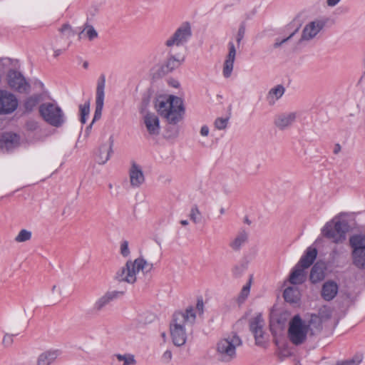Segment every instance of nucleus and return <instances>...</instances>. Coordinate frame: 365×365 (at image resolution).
Listing matches in <instances>:
<instances>
[{"label":"nucleus","mask_w":365,"mask_h":365,"mask_svg":"<svg viewBox=\"0 0 365 365\" xmlns=\"http://www.w3.org/2000/svg\"><path fill=\"white\" fill-rule=\"evenodd\" d=\"M196 319V314L192 307H187L185 312H175L170 324V335L173 344L177 346L185 344L187 334L186 327H192Z\"/></svg>","instance_id":"nucleus-1"},{"label":"nucleus","mask_w":365,"mask_h":365,"mask_svg":"<svg viewBox=\"0 0 365 365\" xmlns=\"http://www.w3.org/2000/svg\"><path fill=\"white\" fill-rule=\"evenodd\" d=\"M155 107L158 113L170 124L178 123L185 112L182 98L175 96L159 97L156 99Z\"/></svg>","instance_id":"nucleus-2"},{"label":"nucleus","mask_w":365,"mask_h":365,"mask_svg":"<svg viewBox=\"0 0 365 365\" xmlns=\"http://www.w3.org/2000/svg\"><path fill=\"white\" fill-rule=\"evenodd\" d=\"M153 269V264L148 263L143 258L139 257L133 262L128 260L125 265L120 268L115 274V279L120 282L133 284L136 281V274L142 270L149 272Z\"/></svg>","instance_id":"nucleus-3"},{"label":"nucleus","mask_w":365,"mask_h":365,"mask_svg":"<svg viewBox=\"0 0 365 365\" xmlns=\"http://www.w3.org/2000/svg\"><path fill=\"white\" fill-rule=\"evenodd\" d=\"M348 227V223L346 221L334 217L324 225L322 229V234L334 243L339 244L346 240Z\"/></svg>","instance_id":"nucleus-4"},{"label":"nucleus","mask_w":365,"mask_h":365,"mask_svg":"<svg viewBox=\"0 0 365 365\" xmlns=\"http://www.w3.org/2000/svg\"><path fill=\"white\" fill-rule=\"evenodd\" d=\"M242 344L240 338L232 334L220 340L216 346L218 359L225 362H229L236 356V348Z\"/></svg>","instance_id":"nucleus-5"},{"label":"nucleus","mask_w":365,"mask_h":365,"mask_svg":"<svg viewBox=\"0 0 365 365\" xmlns=\"http://www.w3.org/2000/svg\"><path fill=\"white\" fill-rule=\"evenodd\" d=\"M349 247L352 265L359 270H365V241L351 235Z\"/></svg>","instance_id":"nucleus-6"},{"label":"nucleus","mask_w":365,"mask_h":365,"mask_svg":"<svg viewBox=\"0 0 365 365\" xmlns=\"http://www.w3.org/2000/svg\"><path fill=\"white\" fill-rule=\"evenodd\" d=\"M39 113L43 119L54 127H60L65 122L61 108L53 103H43L39 106Z\"/></svg>","instance_id":"nucleus-7"},{"label":"nucleus","mask_w":365,"mask_h":365,"mask_svg":"<svg viewBox=\"0 0 365 365\" xmlns=\"http://www.w3.org/2000/svg\"><path fill=\"white\" fill-rule=\"evenodd\" d=\"M308 325L302 321L299 315L294 316L289 322L288 336L295 345L302 344L307 337Z\"/></svg>","instance_id":"nucleus-8"},{"label":"nucleus","mask_w":365,"mask_h":365,"mask_svg":"<svg viewBox=\"0 0 365 365\" xmlns=\"http://www.w3.org/2000/svg\"><path fill=\"white\" fill-rule=\"evenodd\" d=\"M192 36L191 27L189 23L182 24L174 34L165 42V45L172 49L174 46H180L185 44Z\"/></svg>","instance_id":"nucleus-9"},{"label":"nucleus","mask_w":365,"mask_h":365,"mask_svg":"<svg viewBox=\"0 0 365 365\" xmlns=\"http://www.w3.org/2000/svg\"><path fill=\"white\" fill-rule=\"evenodd\" d=\"M6 77L8 85L11 89L21 93L29 92L30 84L21 72L10 69Z\"/></svg>","instance_id":"nucleus-10"},{"label":"nucleus","mask_w":365,"mask_h":365,"mask_svg":"<svg viewBox=\"0 0 365 365\" xmlns=\"http://www.w3.org/2000/svg\"><path fill=\"white\" fill-rule=\"evenodd\" d=\"M18 106V100L11 93L0 90V114H9L14 112Z\"/></svg>","instance_id":"nucleus-11"},{"label":"nucleus","mask_w":365,"mask_h":365,"mask_svg":"<svg viewBox=\"0 0 365 365\" xmlns=\"http://www.w3.org/2000/svg\"><path fill=\"white\" fill-rule=\"evenodd\" d=\"M106 86V77L101 75L98 80L96 96V110L93 118V123L99 120L102 115V110L104 104V89Z\"/></svg>","instance_id":"nucleus-12"},{"label":"nucleus","mask_w":365,"mask_h":365,"mask_svg":"<svg viewBox=\"0 0 365 365\" xmlns=\"http://www.w3.org/2000/svg\"><path fill=\"white\" fill-rule=\"evenodd\" d=\"M264 321L261 314H258L250 321V329L254 334L257 345L261 346L264 343Z\"/></svg>","instance_id":"nucleus-13"},{"label":"nucleus","mask_w":365,"mask_h":365,"mask_svg":"<svg viewBox=\"0 0 365 365\" xmlns=\"http://www.w3.org/2000/svg\"><path fill=\"white\" fill-rule=\"evenodd\" d=\"M123 292L119 291H108L103 295L98 298L93 307L91 308V311L94 314H99L102 312L107 305H108L112 301L118 298L120 296L123 295Z\"/></svg>","instance_id":"nucleus-14"},{"label":"nucleus","mask_w":365,"mask_h":365,"mask_svg":"<svg viewBox=\"0 0 365 365\" xmlns=\"http://www.w3.org/2000/svg\"><path fill=\"white\" fill-rule=\"evenodd\" d=\"M298 115V112H284L279 113L275 116L274 124L279 130H285L292 125Z\"/></svg>","instance_id":"nucleus-15"},{"label":"nucleus","mask_w":365,"mask_h":365,"mask_svg":"<svg viewBox=\"0 0 365 365\" xmlns=\"http://www.w3.org/2000/svg\"><path fill=\"white\" fill-rule=\"evenodd\" d=\"M324 26L322 21H314L305 26L300 41H309L314 38Z\"/></svg>","instance_id":"nucleus-16"},{"label":"nucleus","mask_w":365,"mask_h":365,"mask_svg":"<svg viewBox=\"0 0 365 365\" xmlns=\"http://www.w3.org/2000/svg\"><path fill=\"white\" fill-rule=\"evenodd\" d=\"M168 58L164 62V63L161 66V72L163 74H167L168 73L172 72L175 69L178 68L180 66V65L184 62L185 58H180L172 53V49L170 48L168 51Z\"/></svg>","instance_id":"nucleus-17"},{"label":"nucleus","mask_w":365,"mask_h":365,"mask_svg":"<svg viewBox=\"0 0 365 365\" xmlns=\"http://www.w3.org/2000/svg\"><path fill=\"white\" fill-rule=\"evenodd\" d=\"M143 123L150 135H158L160 133V121L158 117L155 113H147L143 116Z\"/></svg>","instance_id":"nucleus-18"},{"label":"nucleus","mask_w":365,"mask_h":365,"mask_svg":"<svg viewBox=\"0 0 365 365\" xmlns=\"http://www.w3.org/2000/svg\"><path fill=\"white\" fill-rule=\"evenodd\" d=\"M338 291V284L334 280L329 279L322 285L321 296L325 301L329 302L336 296Z\"/></svg>","instance_id":"nucleus-19"},{"label":"nucleus","mask_w":365,"mask_h":365,"mask_svg":"<svg viewBox=\"0 0 365 365\" xmlns=\"http://www.w3.org/2000/svg\"><path fill=\"white\" fill-rule=\"evenodd\" d=\"M228 48L229 52L226 56L223 66V75L225 78H228L231 76L236 56V48L233 42H229Z\"/></svg>","instance_id":"nucleus-20"},{"label":"nucleus","mask_w":365,"mask_h":365,"mask_svg":"<svg viewBox=\"0 0 365 365\" xmlns=\"http://www.w3.org/2000/svg\"><path fill=\"white\" fill-rule=\"evenodd\" d=\"M19 144V136L13 133H4L0 139V146L1 149L10 151Z\"/></svg>","instance_id":"nucleus-21"},{"label":"nucleus","mask_w":365,"mask_h":365,"mask_svg":"<svg viewBox=\"0 0 365 365\" xmlns=\"http://www.w3.org/2000/svg\"><path fill=\"white\" fill-rule=\"evenodd\" d=\"M130 185L133 187H139L145 180L144 175L140 167L133 162L129 170Z\"/></svg>","instance_id":"nucleus-22"},{"label":"nucleus","mask_w":365,"mask_h":365,"mask_svg":"<svg viewBox=\"0 0 365 365\" xmlns=\"http://www.w3.org/2000/svg\"><path fill=\"white\" fill-rule=\"evenodd\" d=\"M325 265L322 262H317L312 267L309 279L312 283L316 284L322 281L325 277Z\"/></svg>","instance_id":"nucleus-23"},{"label":"nucleus","mask_w":365,"mask_h":365,"mask_svg":"<svg viewBox=\"0 0 365 365\" xmlns=\"http://www.w3.org/2000/svg\"><path fill=\"white\" fill-rule=\"evenodd\" d=\"M61 354L58 349L48 350L41 354L37 360L38 365H51Z\"/></svg>","instance_id":"nucleus-24"},{"label":"nucleus","mask_w":365,"mask_h":365,"mask_svg":"<svg viewBox=\"0 0 365 365\" xmlns=\"http://www.w3.org/2000/svg\"><path fill=\"white\" fill-rule=\"evenodd\" d=\"M317 255L316 248L309 247L307 249L305 253L302 255L299 262L297 264L305 269L310 267L315 260Z\"/></svg>","instance_id":"nucleus-25"},{"label":"nucleus","mask_w":365,"mask_h":365,"mask_svg":"<svg viewBox=\"0 0 365 365\" xmlns=\"http://www.w3.org/2000/svg\"><path fill=\"white\" fill-rule=\"evenodd\" d=\"M306 280L305 269L296 264L293 268L289 281L292 284H301Z\"/></svg>","instance_id":"nucleus-26"},{"label":"nucleus","mask_w":365,"mask_h":365,"mask_svg":"<svg viewBox=\"0 0 365 365\" xmlns=\"http://www.w3.org/2000/svg\"><path fill=\"white\" fill-rule=\"evenodd\" d=\"M248 233L245 230H240L236 237L230 242V247L234 251H239L241 247L247 242Z\"/></svg>","instance_id":"nucleus-27"},{"label":"nucleus","mask_w":365,"mask_h":365,"mask_svg":"<svg viewBox=\"0 0 365 365\" xmlns=\"http://www.w3.org/2000/svg\"><path fill=\"white\" fill-rule=\"evenodd\" d=\"M110 145L107 146L106 145H102L99 148V155L97 157V162L98 164H104L106 163L110 158V155L113 152V140L112 138H110Z\"/></svg>","instance_id":"nucleus-28"},{"label":"nucleus","mask_w":365,"mask_h":365,"mask_svg":"<svg viewBox=\"0 0 365 365\" xmlns=\"http://www.w3.org/2000/svg\"><path fill=\"white\" fill-rule=\"evenodd\" d=\"M285 89L283 86L277 85L271 88L267 96V100L269 105H274L284 93Z\"/></svg>","instance_id":"nucleus-29"},{"label":"nucleus","mask_w":365,"mask_h":365,"mask_svg":"<svg viewBox=\"0 0 365 365\" xmlns=\"http://www.w3.org/2000/svg\"><path fill=\"white\" fill-rule=\"evenodd\" d=\"M283 296L286 302L295 304L299 300L300 293L297 287H289L284 289Z\"/></svg>","instance_id":"nucleus-30"},{"label":"nucleus","mask_w":365,"mask_h":365,"mask_svg":"<svg viewBox=\"0 0 365 365\" xmlns=\"http://www.w3.org/2000/svg\"><path fill=\"white\" fill-rule=\"evenodd\" d=\"M40 101L39 95H33L26 99L24 103V109L26 112L32 111Z\"/></svg>","instance_id":"nucleus-31"},{"label":"nucleus","mask_w":365,"mask_h":365,"mask_svg":"<svg viewBox=\"0 0 365 365\" xmlns=\"http://www.w3.org/2000/svg\"><path fill=\"white\" fill-rule=\"evenodd\" d=\"M363 359V354L361 353H357L351 359L338 361L336 365H359L361 363Z\"/></svg>","instance_id":"nucleus-32"},{"label":"nucleus","mask_w":365,"mask_h":365,"mask_svg":"<svg viewBox=\"0 0 365 365\" xmlns=\"http://www.w3.org/2000/svg\"><path fill=\"white\" fill-rule=\"evenodd\" d=\"M116 359L118 361H123V365H135L136 360L135 356L130 354H118L115 355Z\"/></svg>","instance_id":"nucleus-33"},{"label":"nucleus","mask_w":365,"mask_h":365,"mask_svg":"<svg viewBox=\"0 0 365 365\" xmlns=\"http://www.w3.org/2000/svg\"><path fill=\"white\" fill-rule=\"evenodd\" d=\"M189 217L192 222L195 224H197L202 220V213L200 212L197 205L192 206L190 212Z\"/></svg>","instance_id":"nucleus-34"},{"label":"nucleus","mask_w":365,"mask_h":365,"mask_svg":"<svg viewBox=\"0 0 365 365\" xmlns=\"http://www.w3.org/2000/svg\"><path fill=\"white\" fill-rule=\"evenodd\" d=\"M80 113H81V122L84 124L86 122L87 118L90 113V103L89 101L86 102L83 105H80L79 106Z\"/></svg>","instance_id":"nucleus-35"},{"label":"nucleus","mask_w":365,"mask_h":365,"mask_svg":"<svg viewBox=\"0 0 365 365\" xmlns=\"http://www.w3.org/2000/svg\"><path fill=\"white\" fill-rule=\"evenodd\" d=\"M31 238V232L27 230H21L18 235L15 237V241L17 242H24L29 240Z\"/></svg>","instance_id":"nucleus-36"},{"label":"nucleus","mask_w":365,"mask_h":365,"mask_svg":"<svg viewBox=\"0 0 365 365\" xmlns=\"http://www.w3.org/2000/svg\"><path fill=\"white\" fill-rule=\"evenodd\" d=\"M228 118H217L215 121V126L218 130H224L227 128Z\"/></svg>","instance_id":"nucleus-37"},{"label":"nucleus","mask_w":365,"mask_h":365,"mask_svg":"<svg viewBox=\"0 0 365 365\" xmlns=\"http://www.w3.org/2000/svg\"><path fill=\"white\" fill-rule=\"evenodd\" d=\"M59 31L63 36H66L67 38L73 36L75 34L69 24L63 25V26L59 29Z\"/></svg>","instance_id":"nucleus-38"},{"label":"nucleus","mask_w":365,"mask_h":365,"mask_svg":"<svg viewBox=\"0 0 365 365\" xmlns=\"http://www.w3.org/2000/svg\"><path fill=\"white\" fill-rule=\"evenodd\" d=\"M250 283L251 279L250 280L249 283H247L246 285H245L239 295V301L243 302L248 296L250 291Z\"/></svg>","instance_id":"nucleus-39"},{"label":"nucleus","mask_w":365,"mask_h":365,"mask_svg":"<svg viewBox=\"0 0 365 365\" xmlns=\"http://www.w3.org/2000/svg\"><path fill=\"white\" fill-rule=\"evenodd\" d=\"M86 31V35L89 40H93L98 36V33L95 29L91 25H86L84 31Z\"/></svg>","instance_id":"nucleus-40"},{"label":"nucleus","mask_w":365,"mask_h":365,"mask_svg":"<svg viewBox=\"0 0 365 365\" xmlns=\"http://www.w3.org/2000/svg\"><path fill=\"white\" fill-rule=\"evenodd\" d=\"M245 34V26L243 24H242L238 29L237 37H236V41L237 45L240 44L241 41L244 38Z\"/></svg>","instance_id":"nucleus-41"},{"label":"nucleus","mask_w":365,"mask_h":365,"mask_svg":"<svg viewBox=\"0 0 365 365\" xmlns=\"http://www.w3.org/2000/svg\"><path fill=\"white\" fill-rule=\"evenodd\" d=\"M120 254L123 257H128L130 255V250L128 248V242L125 240L120 244Z\"/></svg>","instance_id":"nucleus-42"},{"label":"nucleus","mask_w":365,"mask_h":365,"mask_svg":"<svg viewBox=\"0 0 365 365\" xmlns=\"http://www.w3.org/2000/svg\"><path fill=\"white\" fill-rule=\"evenodd\" d=\"M298 30H299V28L296 29L295 31L294 32H292L288 37H287L281 41L277 40L274 44V47L277 48V47L280 46L281 45H282L283 43H284L285 42H287L288 40H289L291 38H292V36L298 31Z\"/></svg>","instance_id":"nucleus-43"},{"label":"nucleus","mask_w":365,"mask_h":365,"mask_svg":"<svg viewBox=\"0 0 365 365\" xmlns=\"http://www.w3.org/2000/svg\"><path fill=\"white\" fill-rule=\"evenodd\" d=\"M14 334H6L3 338V344L5 346H10L13 343Z\"/></svg>","instance_id":"nucleus-44"},{"label":"nucleus","mask_w":365,"mask_h":365,"mask_svg":"<svg viewBox=\"0 0 365 365\" xmlns=\"http://www.w3.org/2000/svg\"><path fill=\"white\" fill-rule=\"evenodd\" d=\"M172 359V352L170 350L165 351L163 356H162V360L165 363H168Z\"/></svg>","instance_id":"nucleus-45"},{"label":"nucleus","mask_w":365,"mask_h":365,"mask_svg":"<svg viewBox=\"0 0 365 365\" xmlns=\"http://www.w3.org/2000/svg\"><path fill=\"white\" fill-rule=\"evenodd\" d=\"M203 307H204V304H203L202 299V298L198 299L197 302V304H196V309L198 310L200 314L202 313V312H203Z\"/></svg>","instance_id":"nucleus-46"},{"label":"nucleus","mask_w":365,"mask_h":365,"mask_svg":"<svg viewBox=\"0 0 365 365\" xmlns=\"http://www.w3.org/2000/svg\"><path fill=\"white\" fill-rule=\"evenodd\" d=\"M200 134L202 136H207L209 134V128L207 125L202 126L200 129Z\"/></svg>","instance_id":"nucleus-47"},{"label":"nucleus","mask_w":365,"mask_h":365,"mask_svg":"<svg viewBox=\"0 0 365 365\" xmlns=\"http://www.w3.org/2000/svg\"><path fill=\"white\" fill-rule=\"evenodd\" d=\"M242 272V269L240 267H235L232 269V272L235 276H240Z\"/></svg>","instance_id":"nucleus-48"},{"label":"nucleus","mask_w":365,"mask_h":365,"mask_svg":"<svg viewBox=\"0 0 365 365\" xmlns=\"http://www.w3.org/2000/svg\"><path fill=\"white\" fill-rule=\"evenodd\" d=\"M341 0H327L329 6L333 7L336 6Z\"/></svg>","instance_id":"nucleus-49"},{"label":"nucleus","mask_w":365,"mask_h":365,"mask_svg":"<svg viewBox=\"0 0 365 365\" xmlns=\"http://www.w3.org/2000/svg\"><path fill=\"white\" fill-rule=\"evenodd\" d=\"M341 147L340 144L336 143L334 145L333 153L336 155L341 151Z\"/></svg>","instance_id":"nucleus-50"},{"label":"nucleus","mask_w":365,"mask_h":365,"mask_svg":"<svg viewBox=\"0 0 365 365\" xmlns=\"http://www.w3.org/2000/svg\"><path fill=\"white\" fill-rule=\"evenodd\" d=\"M353 235L356 236L357 237L363 240L364 241H365V232H364L354 233Z\"/></svg>","instance_id":"nucleus-51"},{"label":"nucleus","mask_w":365,"mask_h":365,"mask_svg":"<svg viewBox=\"0 0 365 365\" xmlns=\"http://www.w3.org/2000/svg\"><path fill=\"white\" fill-rule=\"evenodd\" d=\"M94 123H93V121L90 123L89 125H88L86 128V130H85V133H86V135L88 136L89 135L90 133H91V128H92V125Z\"/></svg>","instance_id":"nucleus-52"},{"label":"nucleus","mask_w":365,"mask_h":365,"mask_svg":"<svg viewBox=\"0 0 365 365\" xmlns=\"http://www.w3.org/2000/svg\"><path fill=\"white\" fill-rule=\"evenodd\" d=\"M180 224L183 226H186L188 225V221L187 220H180Z\"/></svg>","instance_id":"nucleus-53"},{"label":"nucleus","mask_w":365,"mask_h":365,"mask_svg":"<svg viewBox=\"0 0 365 365\" xmlns=\"http://www.w3.org/2000/svg\"><path fill=\"white\" fill-rule=\"evenodd\" d=\"M61 51L60 49L56 50V51H54V56H58V55L61 54Z\"/></svg>","instance_id":"nucleus-54"},{"label":"nucleus","mask_w":365,"mask_h":365,"mask_svg":"<svg viewBox=\"0 0 365 365\" xmlns=\"http://www.w3.org/2000/svg\"><path fill=\"white\" fill-rule=\"evenodd\" d=\"M220 213L221 215H224V214L225 213V208L221 207V208L220 209Z\"/></svg>","instance_id":"nucleus-55"},{"label":"nucleus","mask_w":365,"mask_h":365,"mask_svg":"<svg viewBox=\"0 0 365 365\" xmlns=\"http://www.w3.org/2000/svg\"><path fill=\"white\" fill-rule=\"evenodd\" d=\"M88 62H84V63H83V67H84L85 68H88Z\"/></svg>","instance_id":"nucleus-56"},{"label":"nucleus","mask_w":365,"mask_h":365,"mask_svg":"<svg viewBox=\"0 0 365 365\" xmlns=\"http://www.w3.org/2000/svg\"><path fill=\"white\" fill-rule=\"evenodd\" d=\"M56 285H53V287H52V292H54V290L56 289Z\"/></svg>","instance_id":"nucleus-57"},{"label":"nucleus","mask_w":365,"mask_h":365,"mask_svg":"<svg viewBox=\"0 0 365 365\" xmlns=\"http://www.w3.org/2000/svg\"><path fill=\"white\" fill-rule=\"evenodd\" d=\"M108 187H109V188H110V189H111L113 186H112V185H111V184H109Z\"/></svg>","instance_id":"nucleus-58"}]
</instances>
